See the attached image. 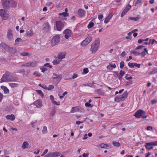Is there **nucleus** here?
I'll return each mask as SVG.
<instances>
[{
	"mask_svg": "<svg viewBox=\"0 0 157 157\" xmlns=\"http://www.w3.org/2000/svg\"><path fill=\"white\" fill-rule=\"evenodd\" d=\"M7 36L9 39H11L12 38L13 36L12 31L11 29H9L8 30Z\"/></svg>",
	"mask_w": 157,
	"mask_h": 157,
	"instance_id": "obj_21",
	"label": "nucleus"
},
{
	"mask_svg": "<svg viewBox=\"0 0 157 157\" xmlns=\"http://www.w3.org/2000/svg\"><path fill=\"white\" fill-rule=\"evenodd\" d=\"M151 104L152 105L155 104L157 103V101L154 100H152L151 101Z\"/></svg>",
	"mask_w": 157,
	"mask_h": 157,
	"instance_id": "obj_60",
	"label": "nucleus"
},
{
	"mask_svg": "<svg viewBox=\"0 0 157 157\" xmlns=\"http://www.w3.org/2000/svg\"><path fill=\"white\" fill-rule=\"evenodd\" d=\"M30 146L29 144L27 141H25L23 142L21 146V148L24 149L26 148H28Z\"/></svg>",
	"mask_w": 157,
	"mask_h": 157,
	"instance_id": "obj_20",
	"label": "nucleus"
},
{
	"mask_svg": "<svg viewBox=\"0 0 157 157\" xmlns=\"http://www.w3.org/2000/svg\"><path fill=\"white\" fill-rule=\"evenodd\" d=\"M10 73L9 72H6L2 78L0 82H17L18 80V78H17L10 76Z\"/></svg>",
	"mask_w": 157,
	"mask_h": 157,
	"instance_id": "obj_1",
	"label": "nucleus"
},
{
	"mask_svg": "<svg viewBox=\"0 0 157 157\" xmlns=\"http://www.w3.org/2000/svg\"><path fill=\"white\" fill-rule=\"evenodd\" d=\"M65 38L67 39L71 37L72 34L71 31L68 29H66L63 32Z\"/></svg>",
	"mask_w": 157,
	"mask_h": 157,
	"instance_id": "obj_11",
	"label": "nucleus"
},
{
	"mask_svg": "<svg viewBox=\"0 0 157 157\" xmlns=\"http://www.w3.org/2000/svg\"><path fill=\"white\" fill-rule=\"evenodd\" d=\"M128 93L126 91L124 92L121 96H120V100L121 101H123L127 97Z\"/></svg>",
	"mask_w": 157,
	"mask_h": 157,
	"instance_id": "obj_23",
	"label": "nucleus"
},
{
	"mask_svg": "<svg viewBox=\"0 0 157 157\" xmlns=\"http://www.w3.org/2000/svg\"><path fill=\"white\" fill-rule=\"evenodd\" d=\"M156 73H157V68L154 67L152 71L148 72V74L150 75Z\"/></svg>",
	"mask_w": 157,
	"mask_h": 157,
	"instance_id": "obj_30",
	"label": "nucleus"
},
{
	"mask_svg": "<svg viewBox=\"0 0 157 157\" xmlns=\"http://www.w3.org/2000/svg\"><path fill=\"white\" fill-rule=\"evenodd\" d=\"M1 88L3 89L4 92V93L6 94H8L9 92L8 89L4 86H2L1 87Z\"/></svg>",
	"mask_w": 157,
	"mask_h": 157,
	"instance_id": "obj_27",
	"label": "nucleus"
},
{
	"mask_svg": "<svg viewBox=\"0 0 157 157\" xmlns=\"http://www.w3.org/2000/svg\"><path fill=\"white\" fill-rule=\"evenodd\" d=\"M6 118L7 119H10L13 121L15 119V117L13 114H11L10 115H8L6 116Z\"/></svg>",
	"mask_w": 157,
	"mask_h": 157,
	"instance_id": "obj_24",
	"label": "nucleus"
},
{
	"mask_svg": "<svg viewBox=\"0 0 157 157\" xmlns=\"http://www.w3.org/2000/svg\"><path fill=\"white\" fill-rule=\"evenodd\" d=\"M131 8V6L130 5H128L124 9L123 12L121 14V17H122L125 14V13L128 11V10Z\"/></svg>",
	"mask_w": 157,
	"mask_h": 157,
	"instance_id": "obj_16",
	"label": "nucleus"
},
{
	"mask_svg": "<svg viewBox=\"0 0 157 157\" xmlns=\"http://www.w3.org/2000/svg\"><path fill=\"white\" fill-rule=\"evenodd\" d=\"M140 55L144 57L146 55V53L145 52L143 51L140 53Z\"/></svg>",
	"mask_w": 157,
	"mask_h": 157,
	"instance_id": "obj_54",
	"label": "nucleus"
},
{
	"mask_svg": "<svg viewBox=\"0 0 157 157\" xmlns=\"http://www.w3.org/2000/svg\"><path fill=\"white\" fill-rule=\"evenodd\" d=\"M34 104L37 108L41 107L42 106L41 101L39 100H37L35 101Z\"/></svg>",
	"mask_w": 157,
	"mask_h": 157,
	"instance_id": "obj_22",
	"label": "nucleus"
},
{
	"mask_svg": "<svg viewBox=\"0 0 157 157\" xmlns=\"http://www.w3.org/2000/svg\"><path fill=\"white\" fill-rule=\"evenodd\" d=\"M128 19L129 20L137 21L140 19V17L139 16H137L136 17H130Z\"/></svg>",
	"mask_w": 157,
	"mask_h": 157,
	"instance_id": "obj_32",
	"label": "nucleus"
},
{
	"mask_svg": "<svg viewBox=\"0 0 157 157\" xmlns=\"http://www.w3.org/2000/svg\"><path fill=\"white\" fill-rule=\"evenodd\" d=\"M19 73H21L24 74L25 73V71L24 70H20L18 71Z\"/></svg>",
	"mask_w": 157,
	"mask_h": 157,
	"instance_id": "obj_63",
	"label": "nucleus"
},
{
	"mask_svg": "<svg viewBox=\"0 0 157 157\" xmlns=\"http://www.w3.org/2000/svg\"><path fill=\"white\" fill-rule=\"evenodd\" d=\"M42 29L44 32L48 33L51 29V27L48 22L44 23L42 25Z\"/></svg>",
	"mask_w": 157,
	"mask_h": 157,
	"instance_id": "obj_8",
	"label": "nucleus"
},
{
	"mask_svg": "<svg viewBox=\"0 0 157 157\" xmlns=\"http://www.w3.org/2000/svg\"><path fill=\"white\" fill-rule=\"evenodd\" d=\"M113 15L112 14H110L108 16L105 18L104 21V22L105 23H107L112 17Z\"/></svg>",
	"mask_w": 157,
	"mask_h": 157,
	"instance_id": "obj_26",
	"label": "nucleus"
},
{
	"mask_svg": "<svg viewBox=\"0 0 157 157\" xmlns=\"http://www.w3.org/2000/svg\"><path fill=\"white\" fill-rule=\"evenodd\" d=\"M40 69L41 70V72L43 73L47 70V69L45 68L44 66L43 68H40Z\"/></svg>",
	"mask_w": 157,
	"mask_h": 157,
	"instance_id": "obj_57",
	"label": "nucleus"
},
{
	"mask_svg": "<svg viewBox=\"0 0 157 157\" xmlns=\"http://www.w3.org/2000/svg\"><path fill=\"white\" fill-rule=\"evenodd\" d=\"M60 61V59L56 58L52 62V63L54 65H57L59 64Z\"/></svg>",
	"mask_w": 157,
	"mask_h": 157,
	"instance_id": "obj_31",
	"label": "nucleus"
},
{
	"mask_svg": "<svg viewBox=\"0 0 157 157\" xmlns=\"http://www.w3.org/2000/svg\"><path fill=\"white\" fill-rule=\"evenodd\" d=\"M37 63V62L35 61L30 62L31 67H35L36 66Z\"/></svg>",
	"mask_w": 157,
	"mask_h": 157,
	"instance_id": "obj_39",
	"label": "nucleus"
},
{
	"mask_svg": "<svg viewBox=\"0 0 157 157\" xmlns=\"http://www.w3.org/2000/svg\"><path fill=\"white\" fill-rule=\"evenodd\" d=\"M145 113V111L139 109L137 110L134 115V116L136 118H140L143 113Z\"/></svg>",
	"mask_w": 157,
	"mask_h": 157,
	"instance_id": "obj_13",
	"label": "nucleus"
},
{
	"mask_svg": "<svg viewBox=\"0 0 157 157\" xmlns=\"http://www.w3.org/2000/svg\"><path fill=\"white\" fill-rule=\"evenodd\" d=\"M89 71L88 69L86 68L83 69V71L82 72L83 74H85L88 73Z\"/></svg>",
	"mask_w": 157,
	"mask_h": 157,
	"instance_id": "obj_41",
	"label": "nucleus"
},
{
	"mask_svg": "<svg viewBox=\"0 0 157 157\" xmlns=\"http://www.w3.org/2000/svg\"><path fill=\"white\" fill-rule=\"evenodd\" d=\"M54 86L53 85H50L48 87V90H50L54 88Z\"/></svg>",
	"mask_w": 157,
	"mask_h": 157,
	"instance_id": "obj_49",
	"label": "nucleus"
},
{
	"mask_svg": "<svg viewBox=\"0 0 157 157\" xmlns=\"http://www.w3.org/2000/svg\"><path fill=\"white\" fill-rule=\"evenodd\" d=\"M0 16L3 20H5L7 19L8 17L5 11L3 9L0 10Z\"/></svg>",
	"mask_w": 157,
	"mask_h": 157,
	"instance_id": "obj_12",
	"label": "nucleus"
},
{
	"mask_svg": "<svg viewBox=\"0 0 157 157\" xmlns=\"http://www.w3.org/2000/svg\"><path fill=\"white\" fill-rule=\"evenodd\" d=\"M132 83V82H125V85L127 86L130 85Z\"/></svg>",
	"mask_w": 157,
	"mask_h": 157,
	"instance_id": "obj_59",
	"label": "nucleus"
},
{
	"mask_svg": "<svg viewBox=\"0 0 157 157\" xmlns=\"http://www.w3.org/2000/svg\"><path fill=\"white\" fill-rule=\"evenodd\" d=\"M20 55L23 56H29L31 55L30 53L26 52H22L20 54Z\"/></svg>",
	"mask_w": 157,
	"mask_h": 157,
	"instance_id": "obj_35",
	"label": "nucleus"
},
{
	"mask_svg": "<svg viewBox=\"0 0 157 157\" xmlns=\"http://www.w3.org/2000/svg\"><path fill=\"white\" fill-rule=\"evenodd\" d=\"M128 66L131 68H133L135 66V63H128Z\"/></svg>",
	"mask_w": 157,
	"mask_h": 157,
	"instance_id": "obj_38",
	"label": "nucleus"
},
{
	"mask_svg": "<svg viewBox=\"0 0 157 157\" xmlns=\"http://www.w3.org/2000/svg\"><path fill=\"white\" fill-rule=\"evenodd\" d=\"M103 17V15L101 13H99L98 15V18L99 20L101 19Z\"/></svg>",
	"mask_w": 157,
	"mask_h": 157,
	"instance_id": "obj_51",
	"label": "nucleus"
},
{
	"mask_svg": "<svg viewBox=\"0 0 157 157\" xmlns=\"http://www.w3.org/2000/svg\"><path fill=\"white\" fill-rule=\"evenodd\" d=\"M157 146V141L150 143H146L145 147L146 148L149 150L153 149V146Z\"/></svg>",
	"mask_w": 157,
	"mask_h": 157,
	"instance_id": "obj_7",
	"label": "nucleus"
},
{
	"mask_svg": "<svg viewBox=\"0 0 157 157\" xmlns=\"http://www.w3.org/2000/svg\"><path fill=\"white\" fill-rule=\"evenodd\" d=\"M47 127L45 126H44L42 129V133L45 134L47 133Z\"/></svg>",
	"mask_w": 157,
	"mask_h": 157,
	"instance_id": "obj_40",
	"label": "nucleus"
},
{
	"mask_svg": "<svg viewBox=\"0 0 157 157\" xmlns=\"http://www.w3.org/2000/svg\"><path fill=\"white\" fill-rule=\"evenodd\" d=\"M96 90L97 93L99 95H104L105 94L104 91L102 90L101 89H97Z\"/></svg>",
	"mask_w": 157,
	"mask_h": 157,
	"instance_id": "obj_25",
	"label": "nucleus"
},
{
	"mask_svg": "<svg viewBox=\"0 0 157 157\" xmlns=\"http://www.w3.org/2000/svg\"><path fill=\"white\" fill-rule=\"evenodd\" d=\"M22 67H31L30 62H28L25 64H23L22 65Z\"/></svg>",
	"mask_w": 157,
	"mask_h": 157,
	"instance_id": "obj_45",
	"label": "nucleus"
},
{
	"mask_svg": "<svg viewBox=\"0 0 157 157\" xmlns=\"http://www.w3.org/2000/svg\"><path fill=\"white\" fill-rule=\"evenodd\" d=\"M22 42V40L19 38H17L15 40V42L16 43H18L19 42Z\"/></svg>",
	"mask_w": 157,
	"mask_h": 157,
	"instance_id": "obj_47",
	"label": "nucleus"
},
{
	"mask_svg": "<svg viewBox=\"0 0 157 157\" xmlns=\"http://www.w3.org/2000/svg\"><path fill=\"white\" fill-rule=\"evenodd\" d=\"M92 39L91 37L89 36L86 38L84 40L82 41L81 44V46L86 47L91 41Z\"/></svg>",
	"mask_w": 157,
	"mask_h": 157,
	"instance_id": "obj_9",
	"label": "nucleus"
},
{
	"mask_svg": "<svg viewBox=\"0 0 157 157\" xmlns=\"http://www.w3.org/2000/svg\"><path fill=\"white\" fill-rule=\"evenodd\" d=\"M112 143L115 146L119 147L121 145V144L118 142L114 141Z\"/></svg>",
	"mask_w": 157,
	"mask_h": 157,
	"instance_id": "obj_36",
	"label": "nucleus"
},
{
	"mask_svg": "<svg viewBox=\"0 0 157 157\" xmlns=\"http://www.w3.org/2000/svg\"><path fill=\"white\" fill-rule=\"evenodd\" d=\"M56 24L57 30L59 31H61L64 26L63 22L61 21H56Z\"/></svg>",
	"mask_w": 157,
	"mask_h": 157,
	"instance_id": "obj_10",
	"label": "nucleus"
},
{
	"mask_svg": "<svg viewBox=\"0 0 157 157\" xmlns=\"http://www.w3.org/2000/svg\"><path fill=\"white\" fill-rule=\"evenodd\" d=\"M124 66V62L123 61H121L120 63V68L122 69Z\"/></svg>",
	"mask_w": 157,
	"mask_h": 157,
	"instance_id": "obj_44",
	"label": "nucleus"
},
{
	"mask_svg": "<svg viewBox=\"0 0 157 157\" xmlns=\"http://www.w3.org/2000/svg\"><path fill=\"white\" fill-rule=\"evenodd\" d=\"M53 157H56L60 156L61 155L60 152L55 151L54 152H52Z\"/></svg>",
	"mask_w": 157,
	"mask_h": 157,
	"instance_id": "obj_28",
	"label": "nucleus"
},
{
	"mask_svg": "<svg viewBox=\"0 0 157 157\" xmlns=\"http://www.w3.org/2000/svg\"><path fill=\"white\" fill-rule=\"evenodd\" d=\"M115 101L117 102H118L121 101L120 97H116L115 98Z\"/></svg>",
	"mask_w": 157,
	"mask_h": 157,
	"instance_id": "obj_58",
	"label": "nucleus"
},
{
	"mask_svg": "<svg viewBox=\"0 0 157 157\" xmlns=\"http://www.w3.org/2000/svg\"><path fill=\"white\" fill-rule=\"evenodd\" d=\"M26 36L30 37L32 36L34 33L33 32V31L32 29H28L26 31Z\"/></svg>",
	"mask_w": 157,
	"mask_h": 157,
	"instance_id": "obj_17",
	"label": "nucleus"
},
{
	"mask_svg": "<svg viewBox=\"0 0 157 157\" xmlns=\"http://www.w3.org/2000/svg\"><path fill=\"white\" fill-rule=\"evenodd\" d=\"M60 40V36L59 35H57L54 36L51 40V44L52 46H55L56 45L59 41Z\"/></svg>",
	"mask_w": 157,
	"mask_h": 157,
	"instance_id": "obj_5",
	"label": "nucleus"
},
{
	"mask_svg": "<svg viewBox=\"0 0 157 157\" xmlns=\"http://www.w3.org/2000/svg\"><path fill=\"white\" fill-rule=\"evenodd\" d=\"M52 103H53L55 105H60V104L59 103H58L57 102L55 101L54 100L52 102Z\"/></svg>",
	"mask_w": 157,
	"mask_h": 157,
	"instance_id": "obj_62",
	"label": "nucleus"
},
{
	"mask_svg": "<svg viewBox=\"0 0 157 157\" xmlns=\"http://www.w3.org/2000/svg\"><path fill=\"white\" fill-rule=\"evenodd\" d=\"M119 74L121 76H123L125 74L124 72L122 70L120 71Z\"/></svg>",
	"mask_w": 157,
	"mask_h": 157,
	"instance_id": "obj_52",
	"label": "nucleus"
},
{
	"mask_svg": "<svg viewBox=\"0 0 157 157\" xmlns=\"http://www.w3.org/2000/svg\"><path fill=\"white\" fill-rule=\"evenodd\" d=\"M67 14V13L66 12H63L61 13H60L59 14V15L60 16H62L64 18L66 16V14Z\"/></svg>",
	"mask_w": 157,
	"mask_h": 157,
	"instance_id": "obj_46",
	"label": "nucleus"
},
{
	"mask_svg": "<svg viewBox=\"0 0 157 157\" xmlns=\"http://www.w3.org/2000/svg\"><path fill=\"white\" fill-rule=\"evenodd\" d=\"M0 46L6 51L9 52L10 53H13L15 52V50L13 49V48L10 47L7 45L3 42H2L0 44Z\"/></svg>",
	"mask_w": 157,
	"mask_h": 157,
	"instance_id": "obj_3",
	"label": "nucleus"
},
{
	"mask_svg": "<svg viewBox=\"0 0 157 157\" xmlns=\"http://www.w3.org/2000/svg\"><path fill=\"white\" fill-rule=\"evenodd\" d=\"M100 44L99 39H97L95 40L91 46L90 51L92 53H94L97 51Z\"/></svg>",
	"mask_w": 157,
	"mask_h": 157,
	"instance_id": "obj_2",
	"label": "nucleus"
},
{
	"mask_svg": "<svg viewBox=\"0 0 157 157\" xmlns=\"http://www.w3.org/2000/svg\"><path fill=\"white\" fill-rule=\"evenodd\" d=\"M52 152H49L46 155H45L44 157H53Z\"/></svg>",
	"mask_w": 157,
	"mask_h": 157,
	"instance_id": "obj_43",
	"label": "nucleus"
},
{
	"mask_svg": "<svg viewBox=\"0 0 157 157\" xmlns=\"http://www.w3.org/2000/svg\"><path fill=\"white\" fill-rule=\"evenodd\" d=\"M55 113H56V110L55 109H54L51 111V115L52 116H53L54 115Z\"/></svg>",
	"mask_w": 157,
	"mask_h": 157,
	"instance_id": "obj_53",
	"label": "nucleus"
},
{
	"mask_svg": "<svg viewBox=\"0 0 157 157\" xmlns=\"http://www.w3.org/2000/svg\"><path fill=\"white\" fill-rule=\"evenodd\" d=\"M85 112V110L84 109L79 106H76L72 107L71 111V112L72 113L76 112L84 113Z\"/></svg>",
	"mask_w": 157,
	"mask_h": 157,
	"instance_id": "obj_6",
	"label": "nucleus"
},
{
	"mask_svg": "<svg viewBox=\"0 0 157 157\" xmlns=\"http://www.w3.org/2000/svg\"><path fill=\"white\" fill-rule=\"evenodd\" d=\"M36 92L41 97L43 98L44 97V94L42 91L40 90H36Z\"/></svg>",
	"mask_w": 157,
	"mask_h": 157,
	"instance_id": "obj_34",
	"label": "nucleus"
},
{
	"mask_svg": "<svg viewBox=\"0 0 157 157\" xmlns=\"http://www.w3.org/2000/svg\"><path fill=\"white\" fill-rule=\"evenodd\" d=\"M126 54V53L125 52H123L121 54V56L122 57H124Z\"/></svg>",
	"mask_w": 157,
	"mask_h": 157,
	"instance_id": "obj_64",
	"label": "nucleus"
},
{
	"mask_svg": "<svg viewBox=\"0 0 157 157\" xmlns=\"http://www.w3.org/2000/svg\"><path fill=\"white\" fill-rule=\"evenodd\" d=\"M9 85L11 88H14L17 87L18 85L17 83H9Z\"/></svg>",
	"mask_w": 157,
	"mask_h": 157,
	"instance_id": "obj_29",
	"label": "nucleus"
},
{
	"mask_svg": "<svg viewBox=\"0 0 157 157\" xmlns=\"http://www.w3.org/2000/svg\"><path fill=\"white\" fill-rule=\"evenodd\" d=\"M86 13L85 10L82 9H79L78 10V14L80 17H84Z\"/></svg>",
	"mask_w": 157,
	"mask_h": 157,
	"instance_id": "obj_15",
	"label": "nucleus"
},
{
	"mask_svg": "<svg viewBox=\"0 0 157 157\" xmlns=\"http://www.w3.org/2000/svg\"><path fill=\"white\" fill-rule=\"evenodd\" d=\"M116 67V66L115 63H109V65L106 67L107 69L112 70L113 68H115Z\"/></svg>",
	"mask_w": 157,
	"mask_h": 157,
	"instance_id": "obj_18",
	"label": "nucleus"
},
{
	"mask_svg": "<svg viewBox=\"0 0 157 157\" xmlns=\"http://www.w3.org/2000/svg\"><path fill=\"white\" fill-rule=\"evenodd\" d=\"M92 84L91 83H86V84H83L82 85V86H89L90 87H92Z\"/></svg>",
	"mask_w": 157,
	"mask_h": 157,
	"instance_id": "obj_48",
	"label": "nucleus"
},
{
	"mask_svg": "<svg viewBox=\"0 0 157 157\" xmlns=\"http://www.w3.org/2000/svg\"><path fill=\"white\" fill-rule=\"evenodd\" d=\"M14 3L15 4H16V2H13L11 0H3L2 1V6L3 8H9L10 6L11 3Z\"/></svg>",
	"mask_w": 157,
	"mask_h": 157,
	"instance_id": "obj_4",
	"label": "nucleus"
},
{
	"mask_svg": "<svg viewBox=\"0 0 157 157\" xmlns=\"http://www.w3.org/2000/svg\"><path fill=\"white\" fill-rule=\"evenodd\" d=\"M94 25V24L93 22H90L87 26V28L88 29H90L93 27Z\"/></svg>",
	"mask_w": 157,
	"mask_h": 157,
	"instance_id": "obj_37",
	"label": "nucleus"
},
{
	"mask_svg": "<svg viewBox=\"0 0 157 157\" xmlns=\"http://www.w3.org/2000/svg\"><path fill=\"white\" fill-rule=\"evenodd\" d=\"M131 53L136 56L140 55V53L135 51H132L131 52Z\"/></svg>",
	"mask_w": 157,
	"mask_h": 157,
	"instance_id": "obj_42",
	"label": "nucleus"
},
{
	"mask_svg": "<svg viewBox=\"0 0 157 157\" xmlns=\"http://www.w3.org/2000/svg\"><path fill=\"white\" fill-rule=\"evenodd\" d=\"M66 53L64 52H60L57 55V58L61 60L65 57Z\"/></svg>",
	"mask_w": 157,
	"mask_h": 157,
	"instance_id": "obj_19",
	"label": "nucleus"
},
{
	"mask_svg": "<svg viewBox=\"0 0 157 157\" xmlns=\"http://www.w3.org/2000/svg\"><path fill=\"white\" fill-rule=\"evenodd\" d=\"M53 75L55 77H52V78L54 79H56V82L58 83L61 80L62 75H58L55 73L53 74Z\"/></svg>",
	"mask_w": 157,
	"mask_h": 157,
	"instance_id": "obj_14",
	"label": "nucleus"
},
{
	"mask_svg": "<svg viewBox=\"0 0 157 157\" xmlns=\"http://www.w3.org/2000/svg\"><path fill=\"white\" fill-rule=\"evenodd\" d=\"M147 130H152V127L151 126H148L147 128Z\"/></svg>",
	"mask_w": 157,
	"mask_h": 157,
	"instance_id": "obj_61",
	"label": "nucleus"
},
{
	"mask_svg": "<svg viewBox=\"0 0 157 157\" xmlns=\"http://www.w3.org/2000/svg\"><path fill=\"white\" fill-rule=\"evenodd\" d=\"M141 116L142 117L143 119L146 118L147 117V116L146 115V112L145 111V113H143Z\"/></svg>",
	"mask_w": 157,
	"mask_h": 157,
	"instance_id": "obj_56",
	"label": "nucleus"
},
{
	"mask_svg": "<svg viewBox=\"0 0 157 157\" xmlns=\"http://www.w3.org/2000/svg\"><path fill=\"white\" fill-rule=\"evenodd\" d=\"M108 146L106 144H99L98 147L101 148H106L107 147H108Z\"/></svg>",
	"mask_w": 157,
	"mask_h": 157,
	"instance_id": "obj_33",
	"label": "nucleus"
},
{
	"mask_svg": "<svg viewBox=\"0 0 157 157\" xmlns=\"http://www.w3.org/2000/svg\"><path fill=\"white\" fill-rule=\"evenodd\" d=\"M85 105L86 107H92L93 106V105L90 104L88 102H86L85 104Z\"/></svg>",
	"mask_w": 157,
	"mask_h": 157,
	"instance_id": "obj_50",
	"label": "nucleus"
},
{
	"mask_svg": "<svg viewBox=\"0 0 157 157\" xmlns=\"http://www.w3.org/2000/svg\"><path fill=\"white\" fill-rule=\"evenodd\" d=\"M33 75L37 77H39L40 76V75L37 72H35L33 73Z\"/></svg>",
	"mask_w": 157,
	"mask_h": 157,
	"instance_id": "obj_55",
	"label": "nucleus"
}]
</instances>
